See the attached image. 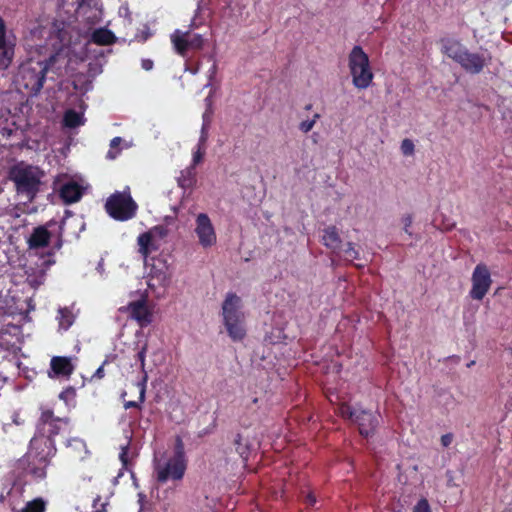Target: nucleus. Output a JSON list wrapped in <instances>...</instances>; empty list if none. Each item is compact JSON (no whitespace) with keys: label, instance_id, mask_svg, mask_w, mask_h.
<instances>
[{"label":"nucleus","instance_id":"obj_17","mask_svg":"<svg viewBox=\"0 0 512 512\" xmlns=\"http://www.w3.org/2000/svg\"><path fill=\"white\" fill-rule=\"evenodd\" d=\"M489 61L486 53H473L467 49L458 64L470 74H479Z\"/></svg>","mask_w":512,"mask_h":512},{"label":"nucleus","instance_id":"obj_38","mask_svg":"<svg viewBox=\"0 0 512 512\" xmlns=\"http://www.w3.org/2000/svg\"><path fill=\"white\" fill-rule=\"evenodd\" d=\"M242 441H243L242 436L238 435L237 439L235 440V444H236V449L239 452V454L242 457H244L247 454V452H248V447H247L246 444L244 445L242 443Z\"/></svg>","mask_w":512,"mask_h":512},{"label":"nucleus","instance_id":"obj_16","mask_svg":"<svg viewBox=\"0 0 512 512\" xmlns=\"http://www.w3.org/2000/svg\"><path fill=\"white\" fill-rule=\"evenodd\" d=\"M67 427V421L62 418L54 417L52 411L46 410L42 412L37 432L41 435H47L53 439L62 429Z\"/></svg>","mask_w":512,"mask_h":512},{"label":"nucleus","instance_id":"obj_19","mask_svg":"<svg viewBox=\"0 0 512 512\" xmlns=\"http://www.w3.org/2000/svg\"><path fill=\"white\" fill-rule=\"evenodd\" d=\"M73 359L70 357L55 356L51 359V370L55 376L69 377L74 370Z\"/></svg>","mask_w":512,"mask_h":512},{"label":"nucleus","instance_id":"obj_46","mask_svg":"<svg viewBox=\"0 0 512 512\" xmlns=\"http://www.w3.org/2000/svg\"><path fill=\"white\" fill-rule=\"evenodd\" d=\"M305 503L308 505V506H313L315 503H316V498L314 496L313 493L309 492L307 493V495L305 496Z\"/></svg>","mask_w":512,"mask_h":512},{"label":"nucleus","instance_id":"obj_2","mask_svg":"<svg viewBox=\"0 0 512 512\" xmlns=\"http://www.w3.org/2000/svg\"><path fill=\"white\" fill-rule=\"evenodd\" d=\"M187 461L179 441L176 451L172 455H162L154 459V476L157 482L177 483L185 475Z\"/></svg>","mask_w":512,"mask_h":512},{"label":"nucleus","instance_id":"obj_30","mask_svg":"<svg viewBox=\"0 0 512 512\" xmlns=\"http://www.w3.org/2000/svg\"><path fill=\"white\" fill-rule=\"evenodd\" d=\"M45 503L41 499H35L25 506L22 512H44Z\"/></svg>","mask_w":512,"mask_h":512},{"label":"nucleus","instance_id":"obj_48","mask_svg":"<svg viewBox=\"0 0 512 512\" xmlns=\"http://www.w3.org/2000/svg\"><path fill=\"white\" fill-rule=\"evenodd\" d=\"M74 395V391L72 389H69V390H66V391H63L60 393L59 397L63 400H67L68 397H71Z\"/></svg>","mask_w":512,"mask_h":512},{"label":"nucleus","instance_id":"obj_47","mask_svg":"<svg viewBox=\"0 0 512 512\" xmlns=\"http://www.w3.org/2000/svg\"><path fill=\"white\" fill-rule=\"evenodd\" d=\"M142 68L146 71H149L153 68V61L150 59L142 60Z\"/></svg>","mask_w":512,"mask_h":512},{"label":"nucleus","instance_id":"obj_20","mask_svg":"<svg viewBox=\"0 0 512 512\" xmlns=\"http://www.w3.org/2000/svg\"><path fill=\"white\" fill-rule=\"evenodd\" d=\"M467 48L454 39L442 40V52L455 62L459 63Z\"/></svg>","mask_w":512,"mask_h":512},{"label":"nucleus","instance_id":"obj_39","mask_svg":"<svg viewBox=\"0 0 512 512\" xmlns=\"http://www.w3.org/2000/svg\"><path fill=\"white\" fill-rule=\"evenodd\" d=\"M402 224H403V229L406 233L408 234H411L410 232V227L412 226V223H413V218L411 215L407 214L405 216L402 217Z\"/></svg>","mask_w":512,"mask_h":512},{"label":"nucleus","instance_id":"obj_41","mask_svg":"<svg viewBox=\"0 0 512 512\" xmlns=\"http://www.w3.org/2000/svg\"><path fill=\"white\" fill-rule=\"evenodd\" d=\"M68 446H74L77 450H84L85 449V443L80 439H72L68 441Z\"/></svg>","mask_w":512,"mask_h":512},{"label":"nucleus","instance_id":"obj_52","mask_svg":"<svg viewBox=\"0 0 512 512\" xmlns=\"http://www.w3.org/2000/svg\"><path fill=\"white\" fill-rule=\"evenodd\" d=\"M5 382H6V379L0 375V388L3 387Z\"/></svg>","mask_w":512,"mask_h":512},{"label":"nucleus","instance_id":"obj_50","mask_svg":"<svg viewBox=\"0 0 512 512\" xmlns=\"http://www.w3.org/2000/svg\"><path fill=\"white\" fill-rule=\"evenodd\" d=\"M104 376L103 366H100L93 375V378L101 379Z\"/></svg>","mask_w":512,"mask_h":512},{"label":"nucleus","instance_id":"obj_29","mask_svg":"<svg viewBox=\"0 0 512 512\" xmlns=\"http://www.w3.org/2000/svg\"><path fill=\"white\" fill-rule=\"evenodd\" d=\"M135 457L136 451L129 446V443L121 447L119 459L123 468L129 469V466Z\"/></svg>","mask_w":512,"mask_h":512},{"label":"nucleus","instance_id":"obj_36","mask_svg":"<svg viewBox=\"0 0 512 512\" xmlns=\"http://www.w3.org/2000/svg\"><path fill=\"white\" fill-rule=\"evenodd\" d=\"M157 241L160 243V240H162L167 235V230L162 226H155L152 229L148 231Z\"/></svg>","mask_w":512,"mask_h":512},{"label":"nucleus","instance_id":"obj_21","mask_svg":"<svg viewBox=\"0 0 512 512\" xmlns=\"http://www.w3.org/2000/svg\"><path fill=\"white\" fill-rule=\"evenodd\" d=\"M85 106L83 103L80 104L79 110L68 109L64 113L63 124L68 128H76L85 123L84 118Z\"/></svg>","mask_w":512,"mask_h":512},{"label":"nucleus","instance_id":"obj_3","mask_svg":"<svg viewBox=\"0 0 512 512\" xmlns=\"http://www.w3.org/2000/svg\"><path fill=\"white\" fill-rule=\"evenodd\" d=\"M222 319L229 337L240 341L246 335L245 313L241 298L235 293H227L222 303Z\"/></svg>","mask_w":512,"mask_h":512},{"label":"nucleus","instance_id":"obj_28","mask_svg":"<svg viewBox=\"0 0 512 512\" xmlns=\"http://www.w3.org/2000/svg\"><path fill=\"white\" fill-rule=\"evenodd\" d=\"M147 379H148V376H147V374H145V375H143L142 380L137 383V387H138V390H139V401H126L124 403V408L125 409L139 408L140 405L144 402V400H145V393H146V382H147Z\"/></svg>","mask_w":512,"mask_h":512},{"label":"nucleus","instance_id":"obj_53","mask_svg":"<svg viewBox=\"0 0 512 512\" xmlns=\"http://www.w3.org/2000/svg\"><path fill=\"white\" fill-rule=\"evenodd\" d=\"M187 173L191 176L192 175V169H189Z\"/></svg>","mask_w":512,"mask_h":512},{"label":"nucleus","instance_id":"obj_32","mask_svg":"<svg viewBox=\"0 0 512 512\" xmlns=\"http://www.w3.org/2000/svg\"><path fill=\"white\" fill-rule=\"evenodd\" d=\"M122 143L121 137H115L110 142V149L107 153V158L115 159L120 154L119 146Z\"/></svg>","mask_w":512,"mask_h":512},{"label":"nucleus","instance_id":"obj_26","mask_svg":"<svg viewBox=\"0 0 512 512\" xmlns=\"http://www.w3.org/2000/svg\"><path fill=\"white\" fill-rule=\"evenodd\" d=\"M78 15L84 16L87 22L93 25L102 19V10L98 7L80 5L78 9Z\"/></svg>","mask_w":512,"mask_h":512},{"label":"nucleus","instance_id":"obj_6","mask_svg":"<svg viewBox=\"0 0 512 512\" xmlns=\"http://www.w3.org/2000/svg\"><path fill=\"white\" fill-rule=\"evenodd\" d=\"M348 67L353 85L358 89L368 88L374 78L368 55L360 46H354L348 55Z\"/></svg>","mask_w":512,"mask_h":512},{"label":"nucleus","instance_id":"obj_18","mask_svg":"<svg viewBox=\"0 0 512 512\" xmlns=\"http://www.w3.org/2000/svg\"><path fill=\"white\" fill-rule=\"evenodd\" d=\"M205 101H206L208 108L203 114V124H202V128H201V134H200L197 150L193 153V165L198 164L202 160V158L205 154V149H206L205 144L208 139V129H209V125H210V115H211L210 97H207Z\"/></svg>","mask_w":512,"mask_h":512},{"label":"nucleus","instance_id":"obj_54","mask_svg":"<svg viewBox=\"0 0 512 512\" xmlns=\"http://www.w3.org/2000/svg\"><path fill=\"white\" fill-rule=\"evenodd\" d=\"M197 71H198V69H195V70H192L191 72H192L193 74H196V73H197Z\"/></svg>","mask_w":512,"mask_h":512},{"label":"nucleus","instance_id":"obj_8","mask_svg":"<svg viewBox=\"0 0 512 512\" xmlns=\"http://www.w3.org/2000/svg\"><path fill=\"white\" fill-rule=\"evenodd\" d=\"M54 185L66 204L78 202L87 188L85 180L77 174H59L54 180Z\"/></svg>","mask_w":512,"mask_h":512},{"label":"nucleus","instance_id":"obj_9","mask_svg":"<svg viewBox=\"0 0 512 512\" xmlns=\"http://www.w3.org/2000/svg\"><path fill=\"white\" fill-rule=\"evenodd\" d=\"M107 213L114 219L125 221L131 219L137 210V204L132 199L129 189L115 192L106 201Z\"/></svg>","mask_w":512,"mask_h":512},{"label":"nucleus","instance_id":"obj_23","mask_svg":"<svg viewBox=\"0 0 512 512\" xmlns=\"http://www.w3.org/2000/svg\"><path fill=\"white\" fill-rule=\"evenodd\" d=\"M50 232L46 227L40 226L34 229L33 233L29 238V247L30 248H42L46 247L50 240Z\"/></svg>","mask_w":512,"mask_h":512},{"label":"nucleus","instance_id":"obj_24","mask_svg":"<svg viewBox=\"0 0 512 512\" xmlns=\"http://www.w3.org/2000/svg\"><path fill=\"white\" fill-rule=\"evenodd\" d=\"M116 39L115 34L106 27L95 29L91 34V41L97 45H111Z\"/></svg>","mask_w":512,"mask_h":512},{"label":"nucleus","instance_id":"obj_45","mask_svg":"<svg viewBox=\"0 0 512 512\" xmlns=\"http://www.w3.org/2000/svg\"><path fill=\"white\" fill-rule=\"evenodd\" d=\"M12 423L17 425V426H20V425H22L24 423V419L21 418L20 413L15 412L12 415Z\"/></svg>","mask_w":512,"mask_h":512},{"label":"nucleus","instance_id":"obj_42","mask_svg":"<svg viewBox=\"0 0 512 512\" xmlns=\"http://www.w3.org/2000/svg\"><path fill=\"white\" fill-rule=\"evenodd\" d=\"M137 357H138V360L140 361L141 369H142V371L144 372V375H145L146 372L144 371V368H145L146 346H144L141 349V351H139Z\"/></svg>","mask_w":512,"mask_h":512},{"label":"nucleus","instance_id":"obj_40","mask_svg":"<svg viewBox=\"0 0 512 512\" xmlns=\"http://www.w3.org/2000/svg\"><path fill=\"white\" fill-rule=\"evenodd\" d=\"M118 14L120 17H124L130 22V11L127 4H123L119 7Z\"/></svg>","mask_w":512,"mask_h":512},{"label":"nucleus","instance_id":"obj_43","mask_svg":"<svg viewBox=\"0 0 512 512\" xmlns=\"http://www.w3.org/2000/svg\"><path fill=\"white\" fill-rule=\"evenodd\" d=\"M453 441V436L452 434H445L441 437V444L444 446V447H448Z\"/></svg>","mask_w":512,"mask_h":512},{"label":"nucleus","instance_id":"obj_14","mask_svg":"<svg viewBox=\"0 0 512 512\" xmlns=\"http://www.w3.org/2000/svg\"><path fill=\"white\" fill-rule=\"evenodd\" d=\"M472 288L470 296L475 300H482L490 289L492 279L488 268L483 264H478L472 274Z\"/></svg>","mask_w":512,"mask_h":512},{"label":"nucleus","instance_id":"obj_33","mask_svg":"<svg viewBox=\"0 0 512 512\" xmlns=\"http://www.w3.org/2000/svg\"><path fill=\"white\" fill-rule=\"evenodd\" d=\"M319 117V114H315L312 119L303 120L299 124L300 131H302L303 133H308L309 131H311Z\"/></svg>","mask_w":512,"mask_h":512},{"label":"nucleus","instance_id":"obj_35","mask_svg":"<svg viewBox=\"0 0 512 512\" xmlns=\"http://www.w3.org/2000/svg\"><path fill=\"white\" fill-rule=\"evenodd\" d=\"M401 152L403 153V155L405 156H411L413 155L414 153V150H415V146H414V143L412 142V140L410 139H404L402 142H401Z\"/></svg>","mask_w":512,"mask_h":512},{"label":"nucleus","instance_id":"obj_11","mask_svg":"<svg viewBox=\"0 0 512 512\" xmlns=\"http://www.w3.org/2000/svg\"><path fill=\"white\" fill-rule=\"evenodd\" d=\"M193 232L197 243L203 249L212 248L217 244L216 229L208 214L199 213L196 215Z\"/></svg>","mask_w":512,"mask_h":512},{"label":"nucleus","instance_id":"obj_49","mask_svg":"<svg viewBox=\"0 0 512 512\" xmlns=\"http://www.w3.org/2000/svg\"><path fill=\"white\" fill-rule=\"evenodd\" d=\"M178 182H179V185L183 188L189 187L191 185V179H186L184 177L179 178Z\"/></svg>","mask_w":512,"mask_h":512},{"label":"nucleus","instance_id":"obj_7","mask_svg":"<svg viewBox=\"0 0 512 512\" xmlns=\"http://www.w3.org/2000/svg\"><path fill=\"white\" fill-rule=\"evenodd\" d=\"M43 172L34 166L24 163L15 165L10 171V178L15 183L17 191L25 194L30 200L38 191Z\"/></svg>","mask_w":512,"mask_h":512},{"label":"nucleus","instance_id":"obj_27","mask_svg":"<svg viewBox=\"0 0 512 512\" xmlns=\"http://www.w3.org/2000/svg\"><path fill=\"white\" fill-rule=\"evenodd\" d=\"M57 320L59 329L66 331L74 323L75 315L68 308H60L58 310Z\"/></svg>","mask_w":512,"mask_h":512},{"label":"nucleus","instance_id":"obj_1","mask_svg":"<svg viewBox=\"0 0 512 512\" xmlns=\"http://www.w3.org/2000/svg\"><path fill=\"white\" fill-rule=\"evenodd\" d=\"M24 45L30 58L20 65L15 82L28 93L37 94L47 70H60L72 61L68 31L62 23L38 26L25 36Z\"/></svg>","mask_w":512,"mask_h":512},{"label":"nucleus","instance_id":"obj_10","mask_svg":"<svg viewBox=\"0 0 512 512\" xmlns=\"http://www.w3.org/2000/svg\"><path fill=\"white\" fill-rule=\"evenodd\" d=\"M339 414L348 420L357 423L359 432L364 437H369L379 424V415L364 410L353 409L346 403L340 404Z\"/></svg>","mask_w":512,"mask_h":512},{"label":"nucleus","instance_id":"obj_22","mask_svg":"<svg viewBox=\"0 0 512 512\" xmlns=\"http://www.w3.org/2000/svg\"><path fill=\"white\" fill-rule=\"evenodd\" d=\"M137 243L139 246V252L144 258L159 248L160 243L153 237L148 231L138 236Z\"/></svg>","mask_w":512,"mask_h":512},{"label":"nucleus","instance_id":"obj_5","mask_svg":"<svg viewBox=\"0 0 512 512\" xmlns=\"http://www.w3.org/2000/svg\"><path fill=\"white\" fill-rule=\"evenodd\" d=\"M53 439L47 435H36L30 441V448L27 453L29 463V472L38 478L45 476V467L48 460L55 454Z\"/></svg>","mask_w":512,"mask_h":512},{"label":"nucleus","instance_id":"obj_25","mask_svg":"<svg viewBox=\"0 0 512 512\" xmlns=\"http://www.w3.org/2000/svg\"><path fill=\"white\" fill-rule=\"evenodd\" d=\"M322 242L326 247L334 252L340 249L341 240L335 227H328L324 230Z\"/></svg>","mask_w":512,"mask_h":512},{"label":"nucleus","instance_id":"obj_15","mask_svg":"<svg viewBox=\"0 0 512 512\" xmlns=\"http://www.w3.org/2000/svg\"><path fill=\"white\" fill-rule=\"evenodd\" d=\"M148 298L146 295L141 294L139 299L131 301L125 307V311L141 327H145L152 322V312L147 305Z\"/></svg>","mask_w":512,"mask_h":512},{"label":"nucleus","instance_id":"obj_51","mask_svg":"<svg viewBox=\"0 0 512 512\" xmlns=\"http://www.w3.org/2000/svg\"><path fill=\"white\" fill-rule=\"evenodd\" d=\"M11 425H12V424H10V423H6V424H4L3 429H4V431H5L6 433H8V432H9V429H10Z\"/></svg>","mask_w":512,"mask_h":512},{"label":"nucleus","instance_id":"obj_31","mask_svg":"<svg viewBox=\"0 0 512 512\" xmlns=\"http://www.w3.org/2000/svg\"><path fill=\"white\" fill-rule=\"evenodd\" d=\"M342 253H343V257L347 261H353V260H356L359 258V253L355 249L353 243H351V242H348L345 244V248L343 249Z\"/></svg>","mask_w":512,"mask_h":512},{"label":"nucleus","instance_id":"obj_4","mask_svg":"<svg viewBox=\"0 0 512 512\" xmlns=\"http://www.w3.org/2000/svg\"><path fill=\"white\" fill-rule=\"evenodd\" d=\"M147 269L145 276L147 289L142 294L156 300L164 298L173 275L170 264L163 258H153Z\"/></svg>","mask_w":512,"mask_h":512},{"label":"nucleus","instance_id":"obj_12","mask_svg":"<svg viewBox=\"0 0 512 512\" xmlns=\"http://www.w3.org/2000/svg\"><path fill=\"white\" fill-rule=\"evenodd\" d=\"M17 37L12 30H8L4 20L0 17V69L6 70L15 56Z\"/></svg>","mask_w":512,"mask_h":512},{"label":"nucleus","instance_id":"obj_44","mask_svg":"<svg viewBox=\"0 0 512 512\" xmlns=\"http://www.w3.org/2000/svg\"><path fill=\"white\" fill-rule=\"evenodd\" d=\"M216 70H217V66H216L215 63H213L212 66L210 67L209 71H208L209 82L206 84V86L211 85V81H212V79L214 78V76L216 74Z\"/></svg>","mask_w":512,"mask_h":512},{"label":"nucleus","instance_id":"obj_37","mask_svg":"<svg viewBox=\"0 0 512 512\" xmlns=\"http://www.w3.org/2000/svg\"><path fill=\"white\" fill-rule=\"evenodd\" d=\"M413 512H431L427 499H420L413 508Z\"/></svg>","mask_w":512,"mask_h":512},{"label":"nucleus","instance_id":"obj_34","mask_svg":"<svg viewBox=\"0 0 512 512\" xmlns=\"http://www.w3.org/2000/svg\"><path fill=\"white\" fill-rule=\"evenodd\" d=\"M108 505L107 499H103L101 496H97L93 500L92 508L93 512H106V506Z\"/></svg>","mask_w":512,"mask_h":512},{"label":"nucleus","instance_id":"obj_13","mask_svg":"<svg viewBox=\"0 0 512 512\" xmlns=\"http://www.w3.org/2000/svg\"><path fill=\"white\" fill-rule=\"evenodd\" d=\"M171 42L175 51L185 57L189 52L202 49L204 40L200 34H192L189 31L176 30L171 35Z\"/></svg>","mask_w":512,"mask_h":512}]
</instances>
